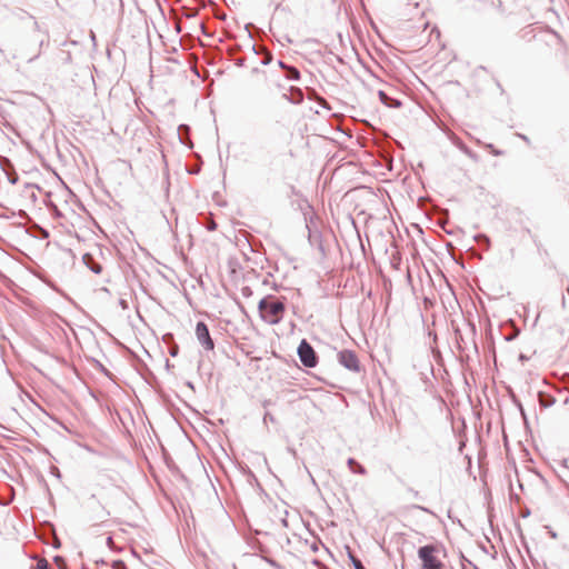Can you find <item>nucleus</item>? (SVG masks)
I'll return each instance as SVG.
<instances>
[{
  "label": "nucleus",
  "instance_id": "423d86ee",
  "mask_svg": "<svg viewBox=\"0 0 569 569\" xmlns=\"http://www.w3.org/2000/svg\"><path fill=\"white\" fill-rule=\"evenodd\" d=\"M381 102L387 107H399L400 102L389 98L383 91H379Z\"/></svg>",
  "mask_w": 569,
  "mask_h": 569
},
{
  "label": "nucleus",
  "instance_id": "39448f33",
  "mask_svg": "<svg viewBox=\"0 0 569 569\" xmlns=\"http://www.w3.org/2000/svg\"><path fill=\"white\" fill-rule=\"evenodd\" d=\"M340 363L349 370L358 371L359 370V360L357 356L349 350H343L339 353Z\"/></svg>",
  "mask_w": 569,
  "mask_h": 569
},
{
  "label": "nucleus",
  "instance_id": "0eeeda50",
  "mask_svg": "<svg viewBox=\"0 0 569 569\" xmlns=\"http://www.w3.org/2000/svg\"><path fill=\"white\" fill-rule=\"evenodd\" d=\"M287 70H288L287 77L289 79H292V80L299 79V71L296 68L289 67V68H287Z\"/></svg>",
  "mask_w": 569,
  "mask_h": 569
},
{
  "label": "nucleus",
  "instance_id": "f03ea898",
  "mask_svg": "<svg viewBox=\"0 0 569 569\" xmlns=\"http://www.w3.org/2000/svg\"><path fill=\"white\" fill-rule=\"evenodd\" d=\"M421 569H443L445 563L440 557V549L435 545H427L418 549Z\"/></svg>",
  "mask_w": 569,
  "mask_h": 569
},
{
  "label": "nucleus",
  "instance_id": "6e6552de",
  "mask_svg": "<svg viewBox=\"0 0 569 569\" xmlns=\"http://www.w3.org/2000/svg\"><path fill=\"white\" fill-rule=\"evenodd\" d=\"M36 569H49L48 561L46 559L38 560Z\"/></svg>",
  "mask_w": 569,
  "mask_h": 569
},
{
  "label": "nucleus",
  "instance_id": "9d476101",
  "mask_svg": "<svg viewBox=\"0 0 569 569\" xmlns=\"http://www.w3.org/2000/svg\"><path fill=\"white\" fill-rule=\"evenodd\" d=\"M91 269L96 272V273H100L102 271V267L98 263H93L91 266Z\"/></svg>",
  "mask_w": 569,
  "mask_h": 569
},
{
  "label": "nucleus",
  "instance_id": "20e7f679",
  "mask_svg": "<svg viewBox=\"0 0 569 569\" xmlns=\"http://www.w3.org/2000/svg\"><path fill=\"white\" fill-rule=\"evenodd\" d=\"M196 335L200 343L207 350H212L214 348V343L210 337L209 329L204 322H198L196 327Z\"/></svg>",
  "mask_w": 569,
  "mask_h": 569
},
{
  "label": "nucleus",
  "instance_id": "4468645a",
  "mask_svg": "<svg viewBox=\"0 0 569 569\" xmlns=\"http://www.w3.org/2000/svg\"><path fill=\"white\" fill-rule=\"evenodd\" d=\"M312 563H315L316 566H320L321 565V562L318 559H312Z\"/></svg>",
  "mask_w": 569,
  "mask_h": 569
},
{
  "label": "nucleus",
  "instance_id": "f8f14e48",
  "mask_svg": "<svg viewBox=\"0 0 569 569\" xmlns=\"http://www.w3.org/2000/svg\"><path fill=\"white\" fill-rule=\"evenodd\" d=\"M56 561H57V563H58L60 569H67L66 563H64V561L62 559L57 558Z\"/></svg>",
  "mask_w": 569,
  "mask_h": 569
},
{
  "label": "nucleus",
  "instance_id": "7ed1b4c3",
  "mask_svg": "<svg viewBox=\"0 0 569 569\" xmlns=\"http://www.w3.org/2000/svg\"><path fill=\"white\" fill-rule=\"evenodd\" d=\"M298 355L301 362L309 368L316 367L318 363V357L307 340H302L298 347Z\"/></svg>",
  "mask_w": 569,
  "mask_h": 569
},
{
  "label": "nucleus",
  "instance_id": "9b49d317",
  "mask_svg": "<svg viewBox=\"0 0 569 569\" xmlns=\"http://www.w3.org/2000/svg\"><path fill=\"white\" fill-rule=\"evenodd\" d=\"M114 569H127L126 565L121 561H117L113 563Z\"/></svg>",
  "mask_w": 569,
  "mask_h": 569
},
{
  "label": "nucleus",
  "instance_id": "ddd939ff",
  "mask_svg": "<svg viewBox=\"0 0 569 569\" xmlns=\"http://www.w3.org/2000/svg\"><path fill=\"white\" fill-rule=\"evenodd\" d=\"M310 549L313 551V552H317L318 549H319V545L318 542L313 541L311 545H310Z\"/></svg>",
  "mask_w": 569,
  "mask_h": 569
},
{
  "label": "nucleus",
  "instance_id": "1a4fd4ad",
  "mask_svg": "<svg viewBox=\"0 0 569 569\" xmlns=\"http://www.w3.org/2000/svg\"><path fill=\"white\" fill-rule=\"evenodd\" d=\"M352 562H353L356 569H365V567L362 566V563L359 559L352 557Z\"/></svg>",
  "mask_w": 569,
  "mask_h": 569
},
{
  "label": "nucleus",
  "instance_id": "f257e3e1",
  "mask_svg": "<svg viewBox=\"0 0 569 569\" xmlns=\"http://www.w3.org/2000/svg\"><path fill=\"white\" fill-rule=\"evenodd\" d=\"M258 308L261 319L269 325L279 323L286 311L284 303L272 296L261 299Z\"/></svg>",
  "mask_w": 569,
  "mask_h": 569
}]
</instances>
